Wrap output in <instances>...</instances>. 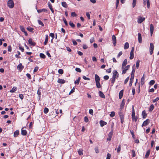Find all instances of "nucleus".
Masks as SVG:
<instances>
[{"mask_svg": "<svg viewBox=\"0 0 159 159\" xmlns=\"http://www.w3.org/2000/svg\"><path fill=\"white\" fill-rule=\"evenodd\" d=\"M132 120L136 122L137 120V118L135 116H132Z\"/></svg>", "mask_w": 159, "mask_h": 159, "instance_id": "09e8293b", "label": "nucleus"}, {"mask_svg": "<svg viewBox=\"0 0 159 159\" xmlns=\"http://www.w3.org/2000/svg\"><path fill=\"white\" fill-rule=\"evenodd\" d=\"M17 69L20 71L24 68V66H22L21 63H20L17 67Z\"/></svg>", "mask_w": 159, "mask_h": 159, "instance_id": "f8f14e48", "label": "nucleus"}, {"mask_svg": "<svg viewBox=\"0 0 159 159\" xmlns=\"http://www.w3.org/2000/svg\"><path fill=\"white\" fill-rule=\"evenodd\" d=\"M100 124L101 127H103V126L106 125L107 124L106 122L101 120L100 121Z\"/></svg>", "mask_w": 159, "mask_h": 159, "instance_id": "dca6fc26", "label": "nucleus"}, {"mask_svg": "<svg viewBox=\"0 0 159 159\" xmlns=\"http://www.w3.org/2000/svg\"><path fill=\"white\" fill-rule=\"evenodd\" d=\"M112 41L113 45L114 46H115L116 43V37L114 35H112Z\"/></svg>", "mask_w": 159, "mask_h": 159, "instance_id": "423d86ee", "label": "nucleus"}, {"mask_svg": "<svg viewBox=\"0 0 159 159\" xmlns=\"http://www.w3.org/2000/svg\"><path fill=\"white\" fill-rule=\"evenodd\" d=\"M123 90H121L119 93V98L120 99H121L123 97Z\"/></svg>", "mask_w": 159, "mask_h": 159, "instance_id": "aec40b11", "label": "nucleus"}, {"mask_svg": "<svg viewBox=\"0 0 159 159\" xmlns=\"http://www.w3.org/2000/svg\"><path fill=\"white\" fill-rule=\"evenodd\" d=\"M27 29L30 32H33V30H34V28L31 27H29L27 28Z\"/></svg>", "mask_w": 159, "mask_h": 159, "instance_id": "72a5a7b5", "label": "nucleus"}, {"mask_svg": "<svg viewBox=\"0 0 159 159\" xmlns=\"http://www.w3.org/2000/svg\"><path fill=\"white\" fill-rule=\"evenodd\" d=\"M150 123V120L148 119H147L145 120L143 123L142 126H146L148 125Z\"/></svg>", "mask_w": 159, "mask_h": 159, "instance_id": "7ed1b4c3", "label": "nucleus"}, {"mask_svg": "<svg viewBox=\"0 0 159 159\" xmlns=\"http://www.w3.org/2000/svg\"><path fill=\"white\" fill-rule=\"evenodd\" d=\"M125 104V101L124 99H123L120 105V109L122 110Z\"/></svg>", "mask_w": 159, "mask_h": 159, "instance_id": "ddd939ff", "label": "nucleus"}, {"mask_svg": "<svg viewBox=\"0 0 159 159\" xmlns=\"http://www.w3.org/2000/svg\"><path fill=\"white\" fill-rule=\"evenodd\" d=\"M115 112L114 111H112L111 112V113L110 114V116L111 117H113L115 116Z\"/></svg>", "mask_w": 159, "mask_h": 159, "instance_id": "79ce46f5", "label": "nucleus"}, {"mask_svg": "<svg viewBox=\"0 0 159 159\" xmlns=\"http://www.w3.org/2000/svg\"><path fill=\"white\" fill-rule=\"evenodd\" d=\"M145 18L140 16V23H141L145 20Z\"/></svg>", "mask_w": 159, "mask_h": 159, "instance_id": "c85d7f7f", "label": "nucleus"}, {"mask_svg": "<svg viewBox=\"0 0 159 159\" xmlns=\"http://www.w3.org/2000/svg\"><path fill=\"white\" fill-rule=\"evenodd\" d=\"M26 75L29 79H31V75L30 74L27 73L26 74Z\"/></svg>", "mask_w": 159, "mask_h": 159, "instance_id": "680f3d73", "label": "nucleus"}, {"mask_svg": "<svg viewBox=\"0 0 159 159\" xmlns=\"http://www.w3.org/2000/svg\"><path fill=\"white\" fill-rule=\"evenodd\" d=\"M115 79L116 78H113L112 77V78L111 79V83L112 84V85H113V84L114 83V82H115Z\"/></svg>", "mask_w": 159, "mask_h": 159, "instance_id": "8fccbe9b", "label": "nucleus"}, {"mask_svg": "<svg viewBox=\"0 0 159 159\" xmlns=\"http://www.w3.org/2000/svg\"><path fill=\"white\" fill-rule=\"evenodd\" d=\"M7 6L10 8H13L14 4L13 0H9L7 2Z\"/></svg>", "mask_w": 159, "mask_h": 159, "instance_id": "f257e3e1", "label": "nucleus"}, {"mask_svg": "<svg viewBox=\"0 0 159 159\" xmlns=\"http://www.w3.org/2000/svg\"><path fill=\"white\" fill-rule=\"evenodd\" d=\"M83 78L85 80H90V78H87L85 76H83Z\"/></svg>", "mask_w": 159, "mask_h": 159, "instance_id": "0e129e2a", "label": "nucleus"}, {"mask_svg": "<svg viewBox=\"0 0 159 159\" xmlns=\"http://www.w3.org/2000/svg\"><path fill=\"white\" fill-rule=\"evenodd\" d=\"M119 115L120 116V118L122 117H124V116L123 114V113L121 111V110H120V111L119 113Z\"/></svg>", "mask_w": 159, "mask_h": 159, "instance_id": "49530a36", "label": "nucleus"}, {"mask_svg": "<svg viewBox=\"0 0 159 159\" xmlns=\"http://www.w3.org/2000/svg\"><path fill=\"white\" fill-rule=\"evenodd\" d=\"M58 72L60 74H62L63 73V70L62 69H60L58 70Z\"/></svg>", "mask_w": 159, "mask_h": 159, "instance_id": "de8ad7c7", "label": "nucleus"}, {"mask_svg": "<svg viewBox=\"0 0 159 159\" xmlns=\"http://www.w3.org/2000/svg\"><path fill=\"white\" fill-rule=\"evenodd\" d=\"M135 68H136L135 66V65H134L132 67V73H134H134L135 72Z\"/></svg>", "mask_w": 159, "mask_h": 159, "instance_id": "a18cd8bd", "label": "nucleus"}, {"mask_svg": "<svg viewBox=\"0 0 159 159\" xmlns=\"http://www.w3.org/2000/svg\"><path fill=\"white\" fill-rule=\"evenodd\" d=\"M150 150H148L146 153V155L145 157V158H147L149 156L150 154Z\"/></svg>", "mask_w": 159, "mask_h": 159, "instance_id": "c756f323", "label": "nucleus"}, {"mask_svg": "<svg viewBox=\"0 0 159 159\" xmlns=\"http://www.w3.org/2000/svg\"><path fill=\"white\" fill-rule=\"evenodd\" d=\"M20 28L21 30L23 32H25V29L24 28V27L21 26H20Z\"/></svg>", "mask_w": 159, "mask_h": 159, "instance_id": "c03bdc74", "label": "nucleus"}, {"mask_svg": "<svg viewBox=\"0 0 159 159\" xmlns=\"http://www.w3.org/2000/svg\"><path fill=\"white\" fill-rule=\"evenodd\" d=\"M154 30V26L152 24L150 25V31L151 35L152 36L153 32Z\"/></svg>", "mask_w": 159, "mask_h": 159, "instance_id": "1a4fd4ad", "label": "nucleus"}, {"mask_svg": "<svg viewBox=\"0 0 159 159\" xmlns=\"http://www.w3.org/2000/svg\"><path fill=\"white\" fill-rule=\"evenodd\" d=\"M94 41V39L93 37L91 38L90 40V42L91 43H93Z\"/></svg>", "mask_w": 159, "mask_h": 159, "instance_id": "052dcab7", "label": "nucleus"}, {"mask_svg": "<svg viewBox=\"0 0 159 159\" xmlns=\"http://www.w3.org/2000/svg\"><path fill=\"white\" fill-rule=\"evenodd\" d=\"M127 61L126 59H125L123 61L122 64V69H124V67H125V66L127 64Z\"/></svg>", "mask_w": 159, "mask_h": 159, "instance_id": "412c9836", "label": "nucleus"}, {"mask_svg": "<svg viewBox=\"0 0 159 159\" xmlns=\"http://www.w3.org/2000/svg\"><path fill=\"white\" fill-rule=\"evenodd\" d=\"M39 68L38 66L35 67L34 69V72H37L38 71V70Z\"/></svg>", "mask_w": 159, "mask_h": 159, "instance_id": "69168bd1", "label": "nucleus"}, {"mask_svg": "<svg viewBox=\"0 0 159 159\" xmlns=\"http://www.w3.org/2000/svg\"><path fill=\"white\" fill-rule=\"evenodd\" d=\"M145 80V76H144V74L143 75V76L141 78V84L142 86L144 84V80Z\"/></svg>", "mask_w": 159, "mask_h": 159, "instance_id": "2eb2a0df", "label": "nucleus"}, {"mask_svg": "<svg viewBox=\"0 0 159 159\" xmlns=\"http://www.w3.org/2000/svg\"><path fill=\"white\" fill-rule=\"evenodd\" d=\"M61 5L63 7L65 8H67V5L66 2H62Z\"/></svg>", "mask_w": 159, "mask_h": 159, "instance_id": "bb28decb", "label": "nucleus"}, {"mask_svg": "<svg viewBox=\"0 0 159 159\" xmlns=\"http://www.w3.org/2000/svg\"><path fill=\"white\" fill-rule=\"evenodd\" d=\"M17 88L16 87H14L10 91V92L11 93H14L17 90Z\"/></svg>", "mask_w": 159, "mask_h": 159, "instance_id": "7c9ffc66", "label": "nucleus"}, {"mask_svg": "<svg viewBox=\"0 0 159 159\" xmlns=\"http://www.w3.org/2000/svg\"><path fill=\"white\" fill-rule=\"evenodd\" d=\"M27 134V132L26 130L25 129H21V134L23 135H25Z\"/></svg>", "mask_w": 159, "mask_h": 159, "instance_id": "b1692460", "label": "nucleus"}, {"mask_svg": "<svg viewBox=\"0 0 159 159\" xmlns=\"http://www.w3.org/2000/svg\"><path fill=\"white\" fill-rule=\"evenodd\" d=\"M136 1L137 0H133L132 3V7L133 8L135 7L136 5Z\"/></svg>", "mask_w": 159, "mask_h": 159, "instance_id": "4c0bfd02", "label": "nucleus"}, {"mask_svg": "<svg viewBox=\"0 0 159 159\" xmlns=\"http://www.w3.org/2000/svg\"><path fill=\"white\" fill-rule=\"evenodd\" d=\"M19 134V131L16 130L14 133V136L15 137H17Z\"/></svg>", "mask_w": 159, "mask_h": 159, "instance_id": "393cba45", "label": "nucleus"}, {"mask_svg": "<svg viewBox=\"0 0 159 159\" xmlns=\"http://www.w3.org/2000/svg\"><path fill=\"white\" fill-rule=\"evenodd\" d=\"M119 74L117 70H115L113 72L112 77L116 78L118 77Z\"/></svg>", "mask_w": 159, "mask_h": 159, "instance_id": "39448f33", "label": "nucleus"}, {"mask_svg": "<svg viewBox=\"0 0 159 159\" xmlns=\"http://www.w3.org/2000/svg\"><path fill=\"white\" fill-rule=\"evenodd\" d=\"M57 82L60 84H64L66 82V81L63 79H59L57 80Z\"/></svg>", "mask_w": 159, "mask_h": 159, "instance_id": "f3484780", "label": "nucleus"}, {"mask_svg": "<svg viewBox=\"0 0 159 159\" xmlns=\"http://www.w3.org/2000/svg\"><path fill=\"white\" fill-rule=\"evenodd\" d=\"M89 119L87 116H85L84 118V121L87 123L89 121Z\"/></svg>", "mask_w": 159, "mask_h": 159, "instance_id": "13d9d810", "label": "nucleus"}, {"mask_svg": "<svg viewBox=\"0 0 159 159\" xmlns=\"http://www.w3.org/2000/svg\"><path fill=\"white\" fill-rule=\"evenodd\" d=\"M80 79L81 78L80 77H79L78 79L75 81L74 83L75 84H79Z\"/></svg>", "mask_w": 159, "mask_h": 159, "instance_id": "cd10ccee", "label": "nucleus"}, {"mask_svg": "<svg viewBox=\"0 0 159 159\" xmlns=\"http://www.w3.org/2000/svg\"><path fill=\"white\" fill-rule=\"evenodd\" d=\"M37 11L39 13H40L42 12H46L47 11V10L46 9L37 10Z\"/></svg>", "mask_w": 159, "mask_h": 159, "instance_id": "5701e85b", "label": "nucleus"}, {"mask_svg": "<svg viewBox=\"0 0 159 159\" xmlns=\"http://www.w3.org/2000/svg\"><path fill=\"white\" fill-rule=\"evenodd\" d=\"M142 116L143 119H145L147 116V114L145 110H143L142 113Z\"/></svg>", "mask_w": 159, "mask_h": 159, "instance_id": "9b49d317", "label": "nucleus"}, {"mask_svg": "<svg viewBox=\"0 0 159 159\" xmlns=\"http://www.w3.org/2000/svg\"><path fill=\"white\" fill-rule=\"evenodd\" d=\"M134 48L132 47L130 52V56L129 58L130 59H132L134 58Z\"/></svg>", "mask_w": 159, "mask_h": 159, "instance_id": "0eeeda50", "label": "nucleus"}, {"mask_svg": "<svg viewBox=\"0 0 159 159\" xmlns=\"http://www.w3.org/2000/svg\"><path fill=\"white\" fill-rule=\"evenodd\" d=\"M147 4L148 8H149L150 7V2L149 0H147Z\"/></svg>", "mask_w": 159, "mask_h": 159, "instance_id": "6e6d98bb", "label": "nucleus"}, {"mask_svg": "<svg viewBox=\"0 0 159 159\" xmlns=\"http://www.w3.org/2000/svg\"><path fill=\"white\" fill-rule=\"evenodd\" d=\"M86 15L88 18L89 19H90V16L89 13L88 12H87L86 13Z\"/></svg>", "mask_w": 159, "mask_h": 159, "instance_id": "338daca9", "label": "nucleus"}, {"mask_svg": "<svg viewBox=\"0 0 159 159\" xmlns=\"http://www.w3.org/2000/svg\"><path fill=\"white\" fill-rule=\"evenodd\" d=\"M28 43L30 45L33 46H35L36 45V43L33 42L31 38L30 39L28 40Z\"/></svg>", "mask_w": 159, "mask_h": 159, "instance_id": "6e6552de", "label": "nucleus"}, {"mask_svg": "<svg viewBox=\"0 0 159 159\" xmlns=\"http://www.w3.org/2000/svg\"><path fill=\"white\" fill-rule=\"evenodd\" d=\"M154 46L152 43H150L149 48V51L150 55H152L153 53Z\"/></svg>", "mask_w": 159, "mask_h": 159, "instance_id": "f03ea898", "label": "nucleus"}, {"mask_svg": "<svg viewBox=\"0 0 159 159\" xmlns=\"http://www.w3.org/2000/svg\"><path fill=\"white\" fill-rule=\"evenodd\" d=\"M39 56L41 58L43 59H44L46 57L45 55L43 53H40Z\"/></svg>", "mask_w": 159, "mask_h": 159, "instance_id": "a19ab883", "label": "nucleus"}, {"mask_svg": "<svg viewBox=\"0 0 159 159\" xmlns=\"http://www.w3.org/2000/svg\"><path fill=\"white\" fill-rule=\"evenodd\" d=\"M155 83V81L154 80H152L149 82V84L150 86H152Z\"/></svg>", "mask_w": 159, "mask_h": 159, "instance_id": "473e14b6", "label": "nucleus"}, {"mask_svg": "<svg viewBox=\"0 0 159 159\" xmlns=\"http://www.w3.org/2000/svg\"><path fill=\"white\" fill-rule=\"evenodd\" d=\"M113 134V131L111 130L108 134V137L107 138V141H110L111 139V137L112 136Z\"/></svg>", "mask_w": 159, "mask_h": 159, "instance_id": "20e7f679", "label": "nucleus"}, {"mask_svg": "<svg viewBox=\"0 0 159 159\" xmlns=\"http://www.w3.org/2000/svg\"><path fill=\"white\" fill-rule=\"evenodd\" d=\"M77 15L75 12H72L71 13V16L72 17H76Z\"/></svg>", "mask_w": 159, "mask_h": 159, "instance_id": "c9c22d12", "label": "nucleus"}, {"mask_svg": "<svg viewBox=\"0 0 159 159\" xmlns=\"http://www.w3.org/2000/svg\"><path fill=\"white\" fill-rule=\"evenodd\" d=\"M38 22L39 25H41L42 26H44V24L40 20H38Z\"/></svg>", "mask_w": 159, "mask_h": 159, "instance_id": "58836bf2", "label": "nucleus"}, {"mask_svg": "<svg viewBox=\"0 0 159 159\" xmlns=\"http://www.w3.org/2000/svg\"><path fill=\"white\" fill-rule=\"evenodd\" d=\"M63 20L65 24V25H66V26H67L68 25V24H67V21L66 20V19H65V18L64 17H63Z\"/></svg>", "mask_w": 159, "mask_h": 159, "instance_id": "603ef678", "label": "nucleus"}, {"mask_svg": "<svg viewBox=\"0 0 159 159\" xmlns=\"http://www.w3.org/2000/svg\"><path fill=\"white\" fill-rule=\"evenodd\" d=\"M154 89L153 88H152L150 89L148 91V92L150 93V92H151V93H153L154 92Z\"/></svg>", "mask_w": 159, "mask_h": 159, "instance_id": "e2e57ef3", "label": "nucleus"}, {"mask_svg": "<svg viewBox=\"0 0 159 159\" xmlns=\"http://www.w3.org/2000/svg\"><path fill=\"white\" fill-rule=\"evenodd\" d=\"M75 70L79 72H81V70L80 68H76L75 69Z\"/></svg>", "mask_w": 159, "mask_h": 159, "instance_id": "4d7b16f0", "label": "nucleus"}, {"mask_svg": "<svg viewBox=\"0 0 159 159\" xmlns=\"http://www.w3.org/2000/svg\"><path fill=\"white\" fill-rule=\"evenodd\" d=\"M129 65H127L125 68H124V69H123L122 74H125L126 72V71L129 68Z\"/></svg>", "mask_w": 159, "mask_h": 159, "instance_id": "9d476101", "label": "nucleus"}, {"mask_svg": "<svg viewBox=\"0 0 159 159\" xmlns=\"http://www.w3.org/2000/svg\"><path fill=\"white\" fill-rule=\"evenodd\" d=\"M78 152L79 154L80 155H81L83 154V150L81 149H79L78 151Z\"/></svg>", "mask_w": 159, "mask_h": 159, "instance_id": "ea45409f", "label": "nucleus"}, {"mask_svg": "<svg viewBox=\"0 0 159 159\" xmlns=\"http://www.w3.org/2000/svg\"><path fill=\"white\" fill-rule=\"evenodd\" d=\"M48 34H46L45 35V40L44 43V45H45L47 44L48 42Z\"/></svg>", "mask_w": 159, "mask_h": 159, "instance_id": "6ab92c4d", "label": "nucleus"}, {"mask_svg": "<svg viewBox=\"0 0 159 159\" xmlns=\"http://www.w3.org/2000/svg\"><path fill=\"white\" fill-rule=\"evenodd\" d=\"M154 108V105L153 104L151 105L149 108V111H152L153 110Z\"/></svg>", "mask_w": 159, "mask_h": 159, "instance_id": "2f4dec72", "label": "nucleus"}, {"mask_svg": "<svg viewBox=\"0 0 159 159\" xmlns=\"http://www.w3.org/2000/svg\"><path fill=\"white\" fill-rule=\"evenodd\" d=\"M122 54V51H120L119 52L118 55H117V58H119L120 56H121Z\"/></svg>", "mask_w": 159, "mask_h": 159, "instance_id": "5fc2aeb1", "label": "nucleus"}, {"mask_svg": "<svg viewBox=\"0 0 159 159\" xmlns=\"http://www.w3.org/2000/svg\"><path fill=\"white\" fill-rule=\"evenodd\" d=\"M129 47V44L128 42H126L125 43L124 46V49H128Z\"/></svg>", "mask_w": 159, "mask_h": 159, "instance_id": "a878e982", "label": "nucleus"}, {"mask_svg": "<svg viewBox=\"0 0 159 159\" xmlns=\"http://www.w3.org/2000/svg\"><path fill=\"white\" fill-rule=\"evenodd\" d=\"M159 100V98L158 97H157L155 99H154V100H153V102L154 103L155 102L158 101Z\"/></svg>", "mask_w": 159, "mask_h": 159, "instance_id": "774afa93", "label": "nucleus"}, {"mask_svg": "<svg viewBox=\"0 0 159 159\" xmlns=\"http://www.w3.org/2000/svg\"><path fill=\"white\" fill-rule=\"evenodd\" d=\"M96 86L97 88H101V86L100 83V82H96Z\"/></svg>", "mask_w": 159, "mask_h": 159, "instance_id": "f704fd0d", "label": "nucleus"}, {"mask_svg": "<svg viewBox=\"0 0 159 159\" xmlns=\"http://www.w3.org/2000/svg\"><path fill=\"white\" fill-rule=\"evenodd\" d=\"M121 145H120L118 146V147L117 148V152L119 153L120 152V150H121Z\"/></svg>", "mask_w": 159, "mask_h": 159, "instance_id": "3c124183", "label": "nucleus"}, {"mask_svg": "<svg viewBox=\"0 0 159 159\" xmlns=\"http://www.w3.org/2000/svg\"><path fill=\"white\" fill-rule=\"evenodd\" d=\"M99 95L101 98H105V96L104 94L101 91H100L99 92Z\"/></svg>", "mask_w": 159, "mask_h": 159, "instance_id": "4be33fe9", "label": "nucleus"}, {"mask_svg": "<svg viewBox=\"0 0 159 159\" xmlns=\"http://www.w3.org/2000/svg\"><path fill=\"white\" fill-rule=\"evenodd\" d=\"M42 89L41 87H39L37 91V94L38 95L39 99L40 98L41 95V90Z\"/></svg>", "mask_w": 159, "mask_h": 159, "instance_id": "a211bd4d", "label": "nucleus"}, {"mask_svg": "<svg viewBox=\"0 0 159 159\" xmlns=\"http://www.w3.org/2000/svg\"><path fill=\"white\" fill-rule=\"evenodd\" d=\"M11 46L10 45L8 47V51L11 52Z\"/></svg>", "mask_w": 159, "mask_h": 159, "instance_id": "bf43d9fd", "label": "nucleus"}, {"mask_svg": "<svg viewBox=\"0 0 159 159\" xmlns=\"http://www.w3.org/2000/svg\"><path fill=\"white\" fill-rule=\"evenodd\" d=\"M69 25L72 28H74L75 27V25L73 23L71 22V21H70L69 22Z\"/></svg>", "mask_w": 159, "mask_h": 159, "instance_id": "37998d69", "label": "nucleus"}, {"mask_svg": "<svg viewBox=\"0 0 159 159\" xmlns=\"http://www.w3.org/2000/svg\"><path fill=\"white\" fill-rule=\"evenodd\" d=\"M95 79L96 82H100V78L98 75L95 74Z\"/></svg>", "mask_w": 159, "mask_h": 159, "instance_id": "4468645a", "label": "nucleus"}, {"mask_svg": "<svg viewBox=\"0 0 159 159\" xmlns=\"http://www.w3.org/2000/svg\"><path fill=\"white\" fill-rule=\"evenodd\" d=\"M49 109L47 107H45L44 109L43 112L45 114L47 113L48 112Z\"/></svg>", "mask_w": 159, "mask_h": 159, "instance_id": "e433bc0d", "label": "nucleus"}, {"mask_svg": "<svg viewBox=\"0 0 159 159\" xmlns=\"http://www.w3.org/2000/svg\"><path fill=\"white\" fill-rule=\"evenodd\" d=\"M111 157V155L109 153H108L107 155L106 159H110Z\"/></svg>", "mask_w": 159, "mask_h": 159, "instance_id": "864d4df0", "label": "nucleus"}]
</instances>
